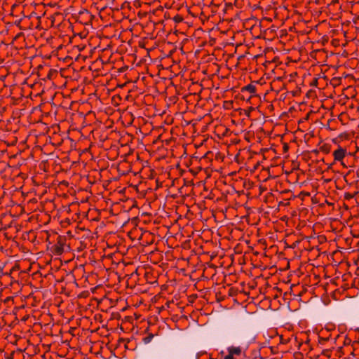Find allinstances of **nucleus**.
Instances as JSON below:
<instances>
[{
  "label": "nucleus",
  "mask_w": 359,
  "mask_h": 359,
  "mask_svg": "<svg viewBox=\"0 0 359 359\" xmlns=\"http://www.w3.org/2000/svg\"><path fill=\"white\" fill-rule=\"evenodd\" d=\"M55 74H56V72L52 69H49L48 73L47 74V78L50 80L52 79L53 75Z\"/></svg>",
  "instance_id": "obj_10"
},
{
  "label": "nucleus",
  "mask_w": 359,
  "mask_h": 359,
  "mask_svg": "<svg viewBox=\"0 0 359 359\" xmlns=\"http://www.w3.org/2000/svg\"><path fill=\"white\" fill-rule=\"evenodd\" d=\"M318 84V79L314 78L313 80L311 82L310 86L317 87Z\"/></svg>",
  "instance_id": "obj_13"
},
{
  "label": "nucleus",
  "mask_w": 359,
  "mask_h": 359,
  "mask_svg": "<svg viewBox=\"0 0 359 359\" xmlns=\"http://www.w3.org/2000/svg\"><path fill=\"white\" fill-rule=\"evenodd\" d=\"M340 162H341V165H343V167L347 168L346 165H345V163L343 162V161H340Z\"/></svg>",
  "instance_id": "obj_21"
},
{
  "label": "nucleus",
  "mask_w": 359,
  "mask_h": 359,
  "mask_svg": "<svg viewBox=\"0 0 359 359\" xmlns=\"http://www.w3.org/2000/svg\"><path fill=\"white\" fill-rule=\"evenodd\" d=\"M65 236H58L56 243L50 248V251L55 255H60L64 252V247L66 244Z\"/></svg>",
  "instance_id": "obj_1"
},
{
  "label": "nucleus",
  "mask_w": 359,
  "mask_h": 359,
  "mask_svg": "<svg viewBox=\"0 0 359 359\" xmlns=\"http://www.w3.org/2000/svg\"><path fill=\"white\" fill-rule=\"evenodd\" d=\"M355 330L356 332H359V327L356 328Z\"/></svg>",
  "instance_id": "obj_23"
},
{
  "label": "nucleus",
  "mask_w": 359,
  "mask_h": 359,
  "mask_svg": "<svg viewBox=\"0 0 359 359\" xmlns=\"http://www.w3.org/2000/svg\"><path fill=\"white\" fill-rule=\"evenodd\" d=\"M354 343H358V344H359V341H354Z\"/></svg>",
  "instance_id": "obj_28"
},
{
  "label": "nucleus",
  "mask_w": 359,
  "mask_h": 359,
  "mask_svg": "<svg viewBox=\"0 0 359 359\" xmlns=\"http://www.w3.org/2000/svg\"><path fill=\"white\" fill-rule=\"evenodd\" d=\"M254 109H254V107H250L247 110H245V114L248 117H250V112H251L252 111H253Z\"/></svg>",
  "instance_id": "obj_14"
},
{
  "label": "nucleus",
  "mask_w": 359,
  "mask_h": 359,
  "mask_svg": "<svg viewBox=\"0 0 359 359\" xmlns=\"http://www.w3.org/2000/svg\"><path fill=\"white\" fill-rule=\"evenodd\" d=\"M245 92H249L250 93L255 95L256 93V87L252 83H250L245 86H243L241 88V93H244Z\"/></svg>",
  "instance_id": "obj_5"
},
{
  "label": "nucleus",
  "mask_w": 359,
  "mask_h": 359,
  "mask_svg": "<svg viewBox=\"0 0 359 359\" xmlns=\"http://www.w3.org/2000/svg\"><path fill=\"white\" fill-rule=\"evenodd\" d=\"M329 339H330V337H319L318 342H319V344H323L325 341H327Z\"/></svg>",
  "instance_id": "obj_12"
},
{
  "label": "nucleus",
  "mask_w": 359,
  "mask_h": 359,
  "mask_svg": "<svg viewBox=\"0 0 359 359\" xmlns=\"http://www.w3.org/2000/svg\"><path fill=\"white\" fill-rule=\"evenodd\" d=\"M340 79V78L334 77L332 79V82L334 85H337L339 83Z\"/></svg>",
  "instance_id": "obj_16"
},
{
  "label": "nucleus",
  "mask_w": 359,
  "mask_h": 359,
  "mask_svg": "<svg viewBox=\"0 0 359 359\" xmlns=\"http://www.w3.org/2000/svg\"><path fill=\"white\" fill-rule=\"evenodd\" d=\"M351 339L348 337L346 336L344 340V345L348 346L351 344Z\"/></svg>",
  "instance_id": "obj_11"
},
{
  "label": "nucleus",
  "mask_w": 359,
  "mask_h": 359,
  "mask_svg": "<svg viewBox=\"0 0 359 359\" xmlns=\"http://www.w3.org/2000/svg\"><path fill=\"white\" fill-rule=\"evenodd\" d=\"M274 289H276V290H277V291H280V290L278 289V287H274Z\"/></svg>",
  "instance_id": "obj_24"
},
{
  "label": "nucleus",
  "mask_w": 359,
  "mask_h": 359,
  "mask_svg": "<svg viewBox=\"0 0 359 359\" xmlns=\"http://www.w3.org/2000/svg\"><path fill=\"white\" fill-rule=\"evenodd\" d=\"M355 194H356V193L353 194L349 192H346L344 194V198L345 200H350V199L353 198Z\"/></svg>",
  "instance_id": "obj_9"
},
{
  "label": "nucleus",
  "mask_w": 359,
  "mask_h": 359,
  "mask_svg": "<svg viewBox=\"0 0 359 359\" xmlns=\"http://www.w3.org/2000/svg\"><path fill=\"white\" fill-rule=\"evenodd\" d=\"M347 153V150L345 148H342L341 147H339L334 152L333 156L334 161H342L346 154Z\"/></svg>",
  "instance_id": "obj_3"
},
{
  "label": "nucleus",
  "mask_w": 359,
  "mask_h": 359,
  "mask_svg": "<svg viewBox=\"0 0 359 359\" xmlns=\"http://www.w3.org/2000/svg\"><path fill=\"white\" fill-rule=\"evenodd\" d=\"M309 114H307V115H306V118H309Z\"/></svg>",
  "instance_id": "obj_27"
},
{
  "label": "nucleus",
  "mask_w": 359,
  "mask_h": 359,
  "mask_svg": "<svg viewBox=\"0 0 359 359\" xmlns=\"http://www.w3.org/2000/svg\"><path fill=\"white\" fill-rule=\"evenodd\" d=\"M94 19V15L87 9L80 11L76 15V22L82 25H88Z\"/></svg>",
  "instance_id": "obj_2"
},
{
  "label": "nucleus",
  "mask_w": 359,
  "mask_h": 359,
  "mask_svg": "<svg viewBox=\"0 0 359 359\" xmlns=\"http://www.w3.org/2000/svg\"><path fill=\"white\" fill-rule=\"evenodd\" d=\"M153 337H154V334H149L148 336H147L146 337H144V338L143 339V341H144V344H148V343H149V342L151 341V339H152V338H153Z\"/></svg>",
  "instance_id": "obj_8"
},
{
  "label": "nucleus",
  "mask_w": 359,
  "mask_h": 359,
  "mask_svg": "<svg viewBox=\"0 0 359 359\" xmlns=\"http://www.w3.org/2000/svg\"><path fill=\"white\" fill-rule=\"evenodd\" d=\"M339 337V335H337V337L335 338V340Z\"/></svg>",
  "instance_id": "obj_26"
},
{
  "label": "nucleus",
  "mask_w": 359,
  "mask_h": 359,
  "mask_svg": "<svg viewBox=\"0 0 359 359\" xmlns=\"http://www.w3.org/2000/svg\"><path fill=\"white\" fill-rule=\"evenodd\" d=\"M125 341V339H122V338L118 340L119 342H122V341Z\"/></svg>",
  "instance_id": "obj_22"
},
{
  "label": "nucleus",
  "mask_w": 359,
  "mask_h": 359,
  "mask_svg": "<svg viewBox=\"0 0 359 359\" xmlns=\"http://www.w3.org/2000/svg\"><path fill=\"white\" fill-rule=\"evenodd\" d=\"M251 97H252V95L249 96V97L248 98V100H250Z\"/></svg>",
  "instance_id": "obj_25"
},
{
  "label": "nucleus",
  "mask_w": 359,
  "mask_h": 359,
  "mask_svg": "<svg viewBox=\"0 0 359 359\" xmlns=\"http://www.w3.org/2000/svg\"><path fill=\"white\" fill-rule=\"evenodd\" d=\"M209 155H212V153L211 151H209V152H207L205 156L202 158V159H206L207 158H208V156Z\"/></svg>",
  "instance_id": "obj_18"
},
{
  "label": "nucleus",
  "mask_w": 359,
  "mask_h": 359,
  "mask_svg": "<svg viewBox=\"0 0 359 359\" xmlns=\"http://www.w3.org/2000/svg\"><path fill=\"white\" fill-rule=\"evenodd\" d=\"M184 20L183 17L181 15L177 14L173 17V20L176 23H180L182 22Z\"/></svg>",
  "instance_id": "obj_7"
},
{
  "label": "nucleus",
  "mask_w": 359,
  "mask_h": 359,
  "mask_svg": "<svg viewBox=\"0 0 359 359\" xmlns=\"http://www.w3.org/2000/svg\"><path fill=\"white\" fill-rule=\"evenodd\" d=\"M312 152H313V153H314V154H318L319 151H318V149H313V150L312 151Z\"/></svg>",
  "instance_id": "obj_19"
},
{
  "label": "nucleus",
  "mask_w": 359,
  "mask_h": 359,
  "mask_svg": "<svg viewBox=\"0 0 359 359\" xmlns=\"http://www.w3.org/2000/svg\"><path fill=\"white\" fill-rule=\"evenodd\" d=\"M224 359H235V358H234V356L231 353H228V354L224 358Z\"/></svg>",
  "instance_id": "obj_17"
},
{
  "label": "nucleus",
  "mask_w": 359,
  "mask_h": 359,
  "mask_svg": "<svg viewBox=\"0 0 359 359\" xmlns=\"http://www.w3.org/2000/svg\"><path fill=\"white\" fill-rule=\"evenodd\" d=\"M313 93V91H312V90H309V91L307 93L306 96H307V97H309V96L311 95V93Z\"/></svg>",
  "instance_id": "obj_20"
},
{
  "label": "nucleus",
  "mask_w": 359,
  "mask_h": 359,
  "mask_svg": "<svg viewBox=\"0 0 359 359\" xmlns=\"http://www.w3.org/2000/svg\"><path fill=\"white\" fill-rule=\"evenodd\" d=\"M283 152L287 153L289 150V145L287 143H284L283 147Z\"/></svg>",
  "instance_id": "obj_15"
},
{
  "label": "nucleus",
  "mask_w": 359,
  "mask_h": 359,
  "mask_svg": "<svg viewBox=\"0 0 359 359\" xmlns=\"http://www.w3.org/2000/svg\"><path fill=\"white\" fill-rule=\"evenodd\" d=\"M228 353L234 355H240L242 353V348L240 346H229L227 348Z\"/></svg>",
  "instance_id": "obj_4"
},
{
  "label": "nucleus",
  "mask_w": 359,
  "mask_h": 359,
  "mask_svg": "<svg viewBox=\"0 0 359 359\" xmlns=\"http://www.w3.org/2000/svg\"><path fill=\"white\" fill-rule=\"evenodd\" d=\"M320 150L325 154H328L330 151V146L325 144L320 147Z\"/></svg>",
  "instance_id": "obj_6"
}]
</instances>
